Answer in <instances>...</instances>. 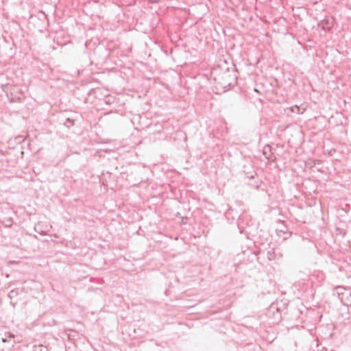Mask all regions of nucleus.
Wrapping results in <instances>:
<instances>
[{"instance_id": "obj_1", "label": "nucleus", "mask_w": 351, "mask_h": 351, "mask_svg": "<svg viewBox=\"0 0 351 351\" xmlns=\"http://www.w3.org/2000/svg\"><path fill=\"white\" fill-rule=\"evenodd\" d=\"M216 81L223 86H228L231 84V75L228 68L222 69L221 67L214 68L211 72Z\"/></svg>"}, {"instance_id": "obj_2", "label": "nucleus", "mask_w": 351, "mask_h": 351, "mask_svg": "<svg viewBox=\"0 0 351 351\" xmlns=\"http://www.w3.org/2000/svg\"><path fill=\"white\" fill-rule=\"evenodd\" d=\"M320 25H322V27L324 29H330L331 27L328 19L321 21Z\"/></svg>"}, {"instance_id": "obj_3", "label": "nucleus", "mask_w": 351, "mask_h": 351, "mask_svg": "<svg viewBox=\"0 0 351 351\" xmlns=\"http://www.w3.org/2000/svg\"><path fill=\"white\" fill-rule=\"evenodd\" d=\"M34 230H35L36 232H37L38 233L40 234L41 235H45L46 234V232L41 229L40 223H38V224H36L34 226Z\"/></svg>"}, {"instance_id": "obj_4", "label": "nucleus", "mask_w": 351, "mask_h": 351, "mask_svg": "<svg viewBox=\"0 0 351 351\" xmlns=\"http://www.w3.org/2000/svg\"><path fill=\"white\" fill-rule=\"evenodd\" d=\"M64 125L68 128H70L71 125H74V120L70 118H67L66 121L64 122Z\"/></svg>"}, {"instance_id": "obj_5", "label": "nucleus", "mask_w": 351, "mask_h": 351, "mask_svg": "<svg viewBox=\"0 0 351 351\" xmlns=\"http://www.w3.org/2000/svg\"><path fill=\"white\" fill-rule=\"evenodd\" d=\"M18 291L19 289L11 290L8 293L9 298H10L11 299L14 298L18 294Z\"/></svg>"}, {"instance_id": "obj_6", "label": "nucleus", "mask_w": 351, "mask_h": 351, "mask_svg": "<svg viewBox=\"0 0 351 351\" xmlns=\"http://www.w3.org/2000/svg\"><path fill=\"white\" fill-rule=\"evenodd\" d=\"M104 101L107 104H111L114 102V99L110 95H108L105 97Z\"/></svg>"}, {"instance_id": "obj_7", "label": "nucleus", "mask_w": 351, "mask_h": 351, "mask_svg": "<svg viewBox=\"0 0 351 351\" xmlns=\"http://www.w3.org/2000/svg\"><path fill=\"white\" fill-rule=\"evenodd\" d=\"M290 110L293 112H297L298 111L300 110V108L295 105V106H293L290 107Z\"/></svg>"}, {"instance_id": "obj_8", "label": "nucleus", "mask_w": 351, "mask_h": 351, "mask_svg": "<svg viewBox=\"0 0 351 351\" xmlns=\"http://www.w3.org/2000/svg\"><path fill=\"white\" fill-rule=\"evenodd\" d=\"M274 254V252H273V254H271V252L270 251H268L267 255H268V258L269 260H274L275 258Z\"/></svg>"}, {"instance_id": "obj_9", "label": "nucleus", "mask_w": 351, "mask_h": 351, "mask_svg": "<svg viewBox=\"0 0 351 351\" xmlns=\"http://www.w3.org/2000/svg\"><path fill=\"white\" fill-rule=\"evenodd\" d=\"M12 337H14V335H10L9 336V339H7V338H2V341L3 342H8Z\"/></svg>"}, {"instance_id": "obj_10", "label": "nucleus", "mask_w": 351, "mask_h": 351, "mask_svg": "<svg viewBox=\"0 0 351 351\" xmlns=\"http://www.w3.org/2000/svg\"><path fill=\"white\" fill-rule=\"evenodd\" d=\"M348 292H349L350 296L351 297V291H349ZM349 302H350V304H351V300L349 301Z\"/></svg>"}]
</instances>
